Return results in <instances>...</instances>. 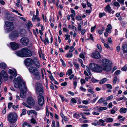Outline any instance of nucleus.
<instances>
[{"label": "nucleus", "instance_id": "nucleus-30", "mask_svg": "<svg viewBox=\"0 0 127 127\" xmlns=\"http://www.w3.org/2000/svg\"><path fill=\"white\" fill-rule=\"evenodd\" d=\"M73 117L76 119H78L80 117V114L75 113L73 114Z\"/></svg>", "mask_w": 127, "mask_h": 127}, {"label": "nucleus", "instance_id": "nucleus-16", "mask_svg": "<svg viewBox=\"0 0 127 127\" xmlns=\"http://www.w3.org/2000/svg\"><path fill=\"white\" fill-rule=\"evenodd\" d=\"M1 73L4 79L6 81L8 79V77L6 72L4 70H2L1 71Z\"/></svg>", "mask_w": 127, "mask_h": 127}, {"label": "nucleus", "instance_id": "nucleus-5", "mask_svg": "<svg viewBox=\"0 0 127 127\" xmlns=\"http://www.w3.org/2000/svg\"><path fill=\"white\" fill-rule=\"evenodd\" d=\"M5 26H4V28L7 31H11L14 29V26L12 22L6 21L5 22Z\"/></svg>", "mask_w": 127, "mask_h": 127}, {"label": "nucleus", "instance_id": "nucleus-45", "mask_svg": "<svg viewBox=\"0 0 127 127\" xmlns=\"http://www.w3.org/2000/svg\"><path fill=\"white\" fill-rule=\"evenodd\" d=\"M114 5L115 6H118V7H119L120 6L119 3L118 2L116 1L114 2Z\"/></svg>", "mask_w": 127, "mask_h": 127}, {"label": "nucleus", "instance_id": "nucleus-27", "mask_svg": "<svg viewBox=\"0 0 127 127\" xmlns=\"http://www.w3.org/2000/svg\"><path fill=\"white\" fill-rule=\"evenodd\" d=\"M35 66L37 68H39L40 67V65L38 61L36 60V61L34 63V62Z\"/></svg>", "mask_w": 127, "mask_h": 127}, {"label": "nucleus", "instance_id": "nucleus-22", "mask_svg": "<svg viewBox=\"0 0 127 127\" xmlns=\"http://www.w3.org/2000/svg\"><path fill=\"white\" fill-rule=\"evenodd\" d=\"M33 75H34V77L36 79L38 80L40 78L39 72Z\"/></svg>", "mask_w": 127, "mask_h": 127}, {"label": "nucleus", "instance_id": "nucleus-44", "mask_svg": "<svg viewBox=\"0 0 127 127\" xmlns=\"http://www.w3.org/2000/svg\"><path fill=\"white\" fill-rule=\"evenodd\" d=\"M74 46H73V45L70 47V49L69 51V52H72L74 50Z\"/></svg>", "mask_w": 127, "mask_h": 127}, {"label": "nucleus", "instance_id": "nucleus-36", "mask_svg": "<svg viewBox=\"0 0 127 127\" xmlns=\"http://www.w3.org/2000/svg\"><path fill=\"white\" fill-rule=\"evenodd\" d=\"M118 80V78L117 77L115 76L113 78V83L114 84H115Z\"/></svg>", "mask_w": 127, "mask_h": 127}, {"label": "nucleus", "instance_id": "nucleus-4", "mask_svg": "<svg viewBox=\"0 0 127 127\" xmlns=\"http://www.w3.org/2000/svg\"><path fill=\"white\" fill-rule=\"evenodd\" d=\"M35 92L36 95H43L44 90L42 86L39 83H37L36 85Z\"/></svg>", "mask_w": 127, "mask_h": 127}, {"label": "nucleus", "instance_id": "nucleus-26", "mask_svg": "<svg viewBox=\"0 0 127 127\" xmlns=\"http://www.w3.org/2000/svg\"><path fill=\"white\" fill-rule=\"evenodd\" d=\"M107 79L106 78H104L103 79L101 80L99 82L100 84H102L106 82L107 81Z\"/></svg>", "mask_w": 127, "mask_h": 127}, {"label": "nucleus", "instance_id": "nucleus-17", "mask_svg": "<svg viewBox=\"0 0 127 127\" xmlns=\"http://www.w3.org/2000/svg\"><path fill=\"white\" fill-rule=\"evenodd\" d=\"M14 83V85L15 87L16 88H23V86H22L20 84V83L19 82H18L17 80L15 79H14L13 81Z\"/></svg>", "mask_w": 127, "mask_h": 127}, {"label": "nucleus", "instance_id": "nucleus-25", "mask_svg": "<svg viewBox=\"0 0 127 127\" xmlns=\"http://www.w3.org/2000/svg\"><path fill=\"white\" fill-rule=\"evenodd\" d=\"M71 10V14L70 15L71 17H74L76 13L75 12V10L71 8H70Z\"/></svg>", "mask_w": 127, "mask_h": 127}, {"label": "nucleus", "instance_id": "nucleus-3", "mask_svg": "<svg viewBox=\"0 0 127 127\" xmlns=\"http://www.w3.org/2000/svg\"><path fill=\"white\" fill-rule=\"evenodd\" d=\"M7 120L10 123H15L17 121L18 116L15 113H10L7 116Z\"/></svg>", "mask_w": 127, "mask_h": 127}, {"label": "nucleus", "instance_id": "nucleus-20", "mask_svg": "<svg viewBox=\"0 0 127 127\" xmlns=\"http://www.w3.org/2000/svg\"><path fill=\"white\" fill-rule=\"evenodd\" d=\"M95 69V70H94V71L97 73L101 72L103 69V68L102 69L100 66L98 65L97 64Z\"/></svg>", "mask_w": 127, "mask_h": 127}, {"label": "nucleus", "instance_id": "nucleus-12", "mask_svg": "<svg viewBox=\"0 0 127 127\" xmlns=\"http://www.w3.org/2000/svg\"><path fill=\"white\" fill-rule=\"evenodd\" d=\"M92 110L94 111L92 112V114L93 115H98L99 114L100 111L99 106H97L94 107Z\"/></svg>", "mask_w": 127, "mask_h": 127}, {"label": "nucleus", "instance_id": "nucleus-10", "mask_svg": "<svg viewBox=\"0 0 127 127\" xmlns=\"http://www.w3.org/2000/svg\"><path fill=\"white\" fill-rule=\"evenodd\" d=\"M26 65L28 66L32 65L34 63L33 60L30 58H27L25 61Z\"/></svg>", "mask_w": 127, "mask_h": 127}, {"label": "nucleus", "instance_id": "nucleus-39", "mask_svg": "<svg viewBox=\"0 0 127 127\" xmlns=\"http://www.w3.org/2000/svg\"><path fill=\"white\" fill-rule=\"evenodd\" d=\"M100 112L102 110H106L107 109V108L106 107H100L99 106Z\"/></svg>", "mask_w": 127, "mask_h": 127}, {"label": "nucleus", "instance_id": "nucleus-37", "mask_svg": "<svg viewBox=\"0 0 127 127\" xmlns=\"http://www.w3.org/2000/svg\"><path fill=\"white\" fill-rule=\"evenodd\" d=\"M106 13L104 12L100 13H99V17L100 18H101L104 16H105Z\"/></svg>", "mask_w": 127, "mask_h": 127}, {"label": "nucleus", "instance_id": "nucleus-59", "mask_svg": "<svg viewBox=\"0 0 127 127\" xmlns=\"http://www.w3.org/2000/svg\"><path fill=\"white\" fill-rule=\"evenodd\" d=\"M65 36L66 37V38H65V40H67L68 39H69V38H70V36L69 35L65 34Z\"/></svg>", "mask_w": 127, "mask_h": 127}, {"label": "nucleus", "instance_id": "nucleus-21", "mask_svg": "<svg viewBox=\"0 0 127 127\" xmlns=\"http://www.w3.org/2000/svg\"><path fill=\"white\" fill-rule=\"evenodd\" d=\"M96 64L94 63H91L89 65V67L91 69L94 71L95 70V69L96 67Z\"/></svg>", "mask_w": 127, "mask_h": 127}, {"label": "nucleus", "instance_id": "nucleus-23", "mask_svg": "<svg viewBox=\"0 0 127 127\" xmlns=\"http://www.w3.org/2000/svg\"><path fill=\"white\" fill-rule=\"evenodd\" d=\"M127 110V108H126L122 107L120 109L119 111L121 113H126Z\"/></svg>", "mask_w": 127, "mask_h": 127}, {"label": "nucleus", "instance_id": "nucleus-51", "mask_svg": "<svg viewBox=\"0 0 127 127\" xmlns=\"http://www.w3.org/2000/svg\"><path fill=\"white\" fill-rule=\"evenodd\" d=\"M38 16L37 15H35V16L33 15L32 18V21L33 22H34L35 20H36L38 17Z\"/></svg>", "mask_w": 127, "mask_h": 127}, {"label": "nucleus", "instance_id": "nucleus-32", "mask_svg": "<svg viewBox=\"0 0 127 127\" xmlns=\"http://www.w3.org/2000/svg\"><path fill=\"white\" fill-rule=\"evenodd\" d=\"M72 69H70L68 70L66 73V75H68V76H70L72 73Z\"/></svg>", "mask_w": 127, "mask_h": 127}, {"label": "nucleus", "instance_id": "nucleus-6", "mask_svg": "<svg viewBox=\"0 0 127 127\" xmlns=\"http://www.w3.org/2000/svg\"><path fill=\"white\" fill-rule=\"evenodd\" d=\"M22 83L23 85L20 92V97L22 98H25L26 96V93L27 92V87L26 86L25 82H23Z\"/></svg>", "mask_w": 127, "mask_h": 127}, {"label": "nucleus", "instance_id": "nucleus-35", "mask_svg": "<svg viewBox=\"0 0 127 127\" xmlns=\"http://www.w3.org/2000/svg\"><path fill=\"white\" fill-rule=\"evenodd\" d=\"M105 99V97H103L101 98L97 101V103H101L102 102H103V101Z\"/></svg>", "mask_w": 127, "mask_h": 127}, {"label": "nucleus", "instance_id": "nucleus-62", "mask_svg": "<svg viewBox=\"0 0 127 127\" xmlns=\"http://www.w3.org/2000/svg\"><path fill=\"white\" fill-rule=\"evenodd\" d=\"M12 104L13 103L12 102H10L8 103V109H10L11 108Z\"/></svg>", "mask_w": 127, "mask_h": 127}, {"label": "nucleus", "instance_id": "nucleus-2", "mask_svg": "<svg viewBox=\"0 0 127 127\" xmlns=\"http://www.w3.org/2000/svg\"><path fill=\"white\" fill-rule=\"evenodd\" d=\"M111 61L106 59H104L102 60V67L103 70L106 71H109L111 69Z\"/></svg>", "mask_w": 127, "mask_h": 127}, {"label": "nucleus", "instance_id": "nucleus-31", "mask_svg": "<svg viewBox=\"0 0 127 127\" xmlns=\"http://www.w3.org/2000/svg\"><path fill=\"white\" fill-rule=\"evenodd\" d=\"M123 52L125 53H127V45H124L123 46Z\"/></svg>", "mask_w": 127, "mask_h": 127}, {"label": "nucleus", "instance_id": "nucleus-53", "mask_svg": "<svg viewBox=\"0 0 127 127\" xmlns=\"http://www.w3.org/2000/svg\"><path fill=\"white\" fill-rule=\"evenodd\" d=\"M119 88V87L118 86L116 87L113 90V93H116L118 90Z\"/></svg>", "mask_w": 127, "mask_h": 127}, {"label": "nucleus", "instance_id": "nucleus-33", "mask_svg": "<svg viewBox=\"0 0 127 127\" xmlns=\"http://www.w3.org/2000/svg\"><path fill=\"white\" fill-rule=\"evenodd\" d=\"M73 56L72 54V53H68L65 55V57L67 58H71Z\"/></svg>", "mask_w": 127, "mask_h": 127}, {"label": "nucleus", "instance_id": "nucleus-43", "mask_svg": "<svg viewBox=\"0 0 127 127\" xmlns=\"http://www.w3.org/2000/svg\"><path fill=\"white\" fill-rule=\"evenodd\" d=\"M123 117L121 116H118V119H120L119 120V121L120 122H122L123 121L125 120V118H123L122 119V118Z\"/></svg>", "mask_w": 127, "mask_h": 127}, {"label": "nucleus", "instance_id": "nucleus-13", "mask_svg": "<svg viewBox=\"0 0 127 127\" xmlns=\"http://www.w3.org/2000/svg\"><path fill=\"white\" fill-rule=\"evenodd\" d=\"M38 104L40 105H43L44 103V97L43 95L38 96Z\"/></svg>", "mask_w": 127, "mask_h": 127}, {"label": "nucleus", "instance_id": "nucleus-54", "mask_svg": "<svg viewBox=\"0 0 127 127\" xmlns=\"http://www.w3.org/2000/svg\"><path fill=\"white\" fill-rule=\"evenodd\" d=\"M10 127H16V124H14L15 123H10Z\"/></svg>", "mask_w": 127, "mask_h": 127}, {"label": "nucleus", "instance_id": "nucleus-52", "mask_svg": "<svg viewBox=\"0 0 127 127\" xmlns=\"http://www.w3.org/2000/svg\"><path fill=\"white\" fill-rule=\"evenodd\" d=\"M14 79L16 80L17 82H19L20 83L21 82V77L20 76L18 77L16 79Z\"/></svg>", "mask_w": 127, "mask_h": 127}, {"label": "nucleus", "instance_id": "nucleus-14", "mask_svg": "<svg viewBox=\"0 0 127 127\" xmlns=\"http://www.w3.org/2000/svg\"><path fill=\"white\" fill-rule=\"evenodd\" d=\"M27 103L30 105L32 106L35 103V102L33 98L32 97H29L27 100Z\"/></svg>", "mask_w": 127, "mask_h": 127}, {"label": "nucleus", "instance_id": "nucleus-29", "mask_svg": "<svg viewBox=\"0 0 127 127\" xmlns=\"http://www.w3.org/2000/svg\"><path fill=\"white\" fill-rule=\"evenodd\" d=\"M6 65L5 64L3 63L0 64V67L3 69H5L6 67Z\"/></svg>", "mask_w": 127, "mask_h": 127}, {"label": "nucleus", "instance_id": "nucleus-42", "mask_svg": "<svg viewBox=\"0 0 127 127\" xmlns=\"http://www.w3.org/2000/svg\"><path fill=\"white\" fill-rule=\"evenodd\" d=\"M86 70L89 73V75L90 76H91L92 75V73L90 72V69L89 67L88 66H86Z\"/></svg>", "mask_w": 127, "mask_h": 127}, {"label": "nucleus", "instance_id": "nucleus-63", "mask_svg": "<svg viewBox=\"0 0 127 127\" xmlns=\"http://www.w3.org/2000/svg\"><path fill=\"white\" fill-rule=\"evenodd\" d=\"M107 101L106 100H104L103 102V104L104 106H106L107 104L108 103L107 102Z\"/></svg>", "mask_w": 127, "mask_h": 127}, {"label": "nucleus", "instance_id": "nucleus-38", "mask_svg": "<svg viewBox=\"0 0 127 127\" xmlns=\"http://www.w3.org/2000/svg\"><path fill=\"white\" fill-rule=\"evenodd\" d=\"M23 127H31V126L28 124L27 123H24L23 124Z\"/></svg>", "mask_w": 127, "mask_h": 127}, {"label": "nucleus", "instance_id": "nucleus-48", "mask_svg": "<svg viewBox=\"0 0 127 127\" xmlns=\"http://www.w3.org/2000/svg\"><path fill=\"white\" fill-rule=\"evenodd\" d=\"M122 71H126L127 70V65H125V66L121 68Z\"/></svg>", "mask_w": 127, "mask_h": 127}, {"label": "nucleus", "instance_id": "nucleus-9", "mask_svg": "<svg viewBox=\"0 0 127 127\" xmlns=\"http://www.w3.org/2000/svg\"><path fill=\"white\" fill-rule=\"evenodd\" d=\"M30 72L33 75L39 72V69L35 67L31 66L29 68Z\"/></svg>", "mask_w": 127, "mask_h": 127}, {"label": "nucleus", "instance_id": "nucleus-56", "mask_svg": "<svg viewBox=\"0 0 127 127\" xmlns=\"http://www.w3.org/2000/svg\"><path fill=\"white\" fill-rule=\"evenodd\" d=\"M71 100L72 102L74 103H76L77 102L76 100L74 98H72L71 99Z\"/></svg>", "mask_w": 127, "mask_h": 127}, {"label": "nucleus", "instance_id": "nucleus-58", "mask_svg": "<svg viewBox=\"0 0 127 127\" xmlns=\"http://www.w3.org/2000/svg\"><path fill=\"white\" fill-rule=\"evenodd\" d=\"M78 29L79 31H80L82 30V26L79 24L78 25Z\"/></svg>", "mask_w": 127, "mask_h": 127}, {"label": "nucleus", "instance_id": "nucleus-7", "mask_svg": "<svg viewBox=\"0 0 127 127\" xmlns=\"http://www.w3.org/2000/svg\"><path fill=\"white\" fill-rule=\"evenodd\" d=\"M21 43L23 45L27 46L29 44V40L27 37H23L20 39Z\"/></svg>", "mask_w": 127, "mask_h": 127}, {"label": "nucleus", "instance_id": "nucleus-50", "mask_svg": "<svg viewBox=\"0 0 127 127\" xmlns=\"http://www.w3.org/2000/svg\"><path fill=\"white\" fill-rule=\"evenodd\" d=\"M60 61L62 63V65L65 67L66 66V64L64 62V61L62 59H60Z\"/></svg>", "mask_w": 127, "mask_h": 127}, {"label": "nucleus", "instance_id": "nucleus-61", "mask_svg": "<svg viewBox=\"0 0 127 127\" xmlns=\"http://www.w3.org/2000/svg\"><path fill=\"white\" fill-rule=\"evenodd\" d=\"M19 106L18 105H16V106H15L14 105H13L12 106V108L14 109L15 110H16L17 109V108H18Z\"/></svg>", "mask_w": 127, "mask_h": 127}, {"label": "nucleus", "instance_id": "nucleus-64", "mask_svg": "<svg viewBox=\"0 0 127 127\" xmlns=\"http://www.w3.org/2000/svg\"><path fill=\"white\" fill-rule=\"evenodd\" d=\"M108 13L110 14L112 13V14H113L115 12L112 9H111L109 11H108Z\"/></svg>", "mask_w": 127, "mask_h": 127}, {"label": "nucleus", "instance_id": "nucleus-18", "mask_svg": "<svg viewBox=\"0 0 127 127\" xmlns=\"http://www.w3.org/2000/svg\"><path fill=\"white\" fill-rule=\"evenodd\" d=\"M105 122V119L104 120H103L102 119H100L98 121H97V124L98 125L101 126H105L106 124L104 123Z\"/></svg>", "mask_w": 127, "mask_h": 127}, {"label": "nucleus", "instance_id": "nucleus-34", "mask_svg": "<svg viewBox=\"0 0 127 127\" xmlns=\"http://www.w3.org/2000/svg\"><path fill=\"white\" fill-rule=\"evenodd\" d=\"M91 81L93 83H95L96 82H98L99 80H97L95 79L94 77H92L91 79Z\"/></svg>", "mask_w": 127, "mask_h": 127}, {"label": "nucleus", "instance_id": "nucleus-8", "mask_svg": "<svg viewBox=\"0 0 127 127\" xmlns=\"http://www.w3.org/2000/svg\"><path fill=\"white\" fill-rule=\"evenodd\" d=\"M8 73L9 74L11 75L10 76V78L11 79H12L13 78L17 76L16 71L14 69L12 70L9 69L8 70Z\"/></svg>", "mask_w": 127, "mask_h": 127}, {"label": "nucleus", "instance_id": "nucleus-49", "mask_svg": "<svg viewBox=\"0 0 127 127\" xmlns=\"http://www.w3.org/2000/svg\"><path fill=\"white\" fill-rule=\"evenodd\" d=\"M105 85H106L107 88L109 89H112V87L111 85L109 84H105Z\"/></svg>", "mask_w": 127, "mask_h": 127}, {"label": "nucleus", "instance_id": "nucleus-60", "mask_svg": "<svg viewBox=\"0 0 127 127\" xmlns=\"http://www.w3.org/2000/svg\"><path fill=\"white\" fill-rule=\"evenodd\" d=\"M73 64L76 68H79V65L78 64L74 62L73 63Z\"/></svg>", "mask_w": 127, "mask_h": 127}, {"label": "nucleus", "instance_id": "nucleus-40", "mask_svg": "<svg viewBox=\"0 0 127 127\" xmlns=\"http://www.w3.org/2000/svg\"><path fill=\"white\" fill-rule=\"evenodd\" d=\"M90 36L89 37L86 39V40H89V39H91V40L93 41H94V38L93 37V36L91 34H90Z\"/></svg>", "mask_w": 127, "mask_h": 127}, {"label": "nucleus", "instance_id": "nucleus-47", "mask_svg": "<svg viewBox=\"0 0 127 127\" xmlns=\"http://www.w3.org/2000/svg\"><path fill=\"white\" fill-rule=\"evenodd\" d=\"M97 47L99 50V51L101 52L102 51V48L100 45L99 44H98L97 45Z\"/></svg>", "mask_w": 127, "mask_h": 127}, {"label": "nucleus", "instance_id": "nucleus-1", "mask_svg": "<svg viewBox=\"0 0 127 127\" xmlns=\"http://www.w3.org/2000/svg\"><path fill=\"white\" fill-rule=\"evenodd\" d=\"M18 56L22 57H30L32 56V54L31 50L27 48H24L21 50L16 53Z\"/></svg>", "mask_w": 127, "mask_h": 127}, {"label": "nucleus", "instance_id": "nucleus-57", "mask_svg": "<svg viewBox=\"0 0 127 127\" xmlns=\"http://www.w3.org/2000/svg\"><path fill=\"white\" fill-rule=\"evenodd\" d=\"M80 82L81 84H83L85 83L86 81L84 79H81L80 80Z\"/></svg>", "mask_w": 127, "mask_h": 127}, {"label": "nucleus", "instance_id": "nucleus-11", "mask_svg": "<svg viewBox=\"0 0 127 127\" xmlns=\"http://www.w3.org/2000/svg\"><path fill=\"white\" fill-rule=\"evenodd\" d=\"M91 56L92 57L97 59L100 58L101 57L99 53L97 51H95L93 52Z\"/></svg>", "mask_w": 127, "mask_h": 127}, {"label": "nucleus", "instance_id": "nucleus-41", "mask_svg": "<svg viewBox=\"0 0 127 127\" xmlns=\"http://www.w3.org/2000/svg\"><path fill=\"white\" fill-rule=\"evenodd\" d=\"M76 20L78 21H80L82 20V17L79 15L77 16L76 18Z\"/></svg>", "mask_w": 127, "mask_h": 127}, {"label": "nucleus", "instance_id": "nucleus-19", "mask_svg": "<svg viewBox=\"0 0 127 127\" xmlns=\"http://www.w3.org/2000/svg\"><path fill=\"white\" fill-rule=\"evenodd\" d=\"M18 36V34L16 32H13L12 33H11L9 35V36L11 39H12L14 38L17 37Z\"/></svg>", "mask_w": 127, "mask_h": 127}, {"label": "nucleus", "instance_id": "nucleus-55", "mask_svg": "<svg viewBox=\"0 0 127 127\" xmlns=\"http://www.w3.org/2000/svg\"><path fill=\"white\" fill-rule=\"evenodd\" d=\"M22 112L21 113V116H22L23 115H24L26 113V110L25 109H23L22 110Z\"/></svg>", "mask_w": 127, "mask_h": 127}, {"label": "nucleus", "instance_id": "nucleus-24", "mask_svg": "<svg viewBox=\"0 0 127 127\" xmlns=\"http://www.w3.org/2000/svg\"><path fill=\"white\" fill-rule=\"evenodd\" d=\"M114 119L112 118L109 117L105 119V121L107 123L109 122L111 123L113 122Z\"/></svg>", "mask_w": 127, "mask_h": 127}, {"label": "nucleus", "instance_id": "nucleus-15", "mask_svg": "<svg viewBox=\"0 0 127 127\" xmlns=\"http://www.w3.org/2000/svg\"><path fill=\"white\" fill-rule=\"evenodd\" d=\"M10 45L11 48L14 50L17 49L19 47L18 44L14 42H11L10 43Z\"/></svg>", "mask_w": 127, "mask_h": 127}, {"label": "nucleus", "instance_id": "nucleus-28", "mask_svg": "<svg viewBox=\"0 0 127 127\" xmlns=\"http://www.w3.org/2000/svg\"><path fill=\"white\" fill-rule=\"evenodd\" d=\"M111 9V7L109 4H108L105 8L104 10L106 12H107Z\"/></svg>", "mask_w": 127, "mask_h": 127}, {"label": "nucleus", "instance_id": "nucleus-46", "mask_svg": "<svg viewBox=\"0 0 127 127\" xmlns=\"http://www.w3.org/2000/svg\"><path fill=\"white\" fill-rule=\"evenodd\" d=\"M113 96L112 95H111L109 96H108L106 98V100L108 101L111 100L113 98Z\"/></svg>", "mask_w": 127, "mask_h": 127}]
</instances>
